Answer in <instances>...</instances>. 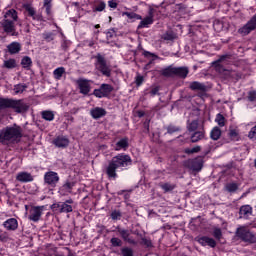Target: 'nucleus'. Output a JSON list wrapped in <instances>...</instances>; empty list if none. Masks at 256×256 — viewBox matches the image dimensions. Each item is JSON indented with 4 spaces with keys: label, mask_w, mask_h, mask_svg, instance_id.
<instances>
[{
    "label": "nucleus",
    "mask_w": 256,
    "mask_h": 256,
    "mask_svg": "<svg viewBox=\"0 0 256 256\" xmlns=\"http://www.w3.org/2000/svg\"><path fill=\"white\" fill-rule=\"evenodd\" d=\"M30 105L24 99H14L0 97V116L5 117L9 111H14L17 115H25L29 111Z\"/></svg>",
    "instance_id": "obj_1"
},
{
    "label": "nucleus",
    "mask_w": 256,
    "mask_h": 256,
    "mask_svg": "<svg viewBox=\"0 0 256 256\" xmlns=\"http://www.w3.org/2000/svg\"><path fill=\"white\" fill-rule=\"evenodd\" d=\"M133 164L131 156L127 154H118L114 156L111 161H109L108 166L106 167V175L108 179H117V170L126 169Z\"/></svg>",
    "instance_id": "obj_2"
},
{
    "label": "nucleus",
    "mask_w": 256,
    "mask_h": 256,
    "mask_svg": "<svg viewBox=\"0 0 256 256\" xmlns=\"http://www.w3.org/2000/svg\"><path fill=\"white\" fill-rule=\"evenodd\" d=\"M23 137V129L17 124L7 126L0 130V143L2 145H9V143H19Z\"/></svg>",
    "instance_id": "obj_3"
},
{
    "label": "nucleus",
    "mask_w": 256,
    "mask_h": 256,
    "mask_svg": "<svg viewBox=\"0 0 256 256\" xmlns=\"http://www.w3.org/2000/svg\"><path fill=\"white\" fill-rule=\"evenodd\" d=\"M93 58L95 59L94 67L96 71L104 77H111V65L107 63L105 55L97 53Z\"/></svg>",
    "instance_id": "obj_4"
},
{
    "label": "nucleus",
    "mask_w": 256,
    "mask_h": 256,
    "mask_svg": "<svg viewBox=\"0 0 256 256\" xmlns=\"http://www.w3.org/2000/svg\"><path fill=\"white\" fill-rule=\"evenodd\" d=\"M235 237L243 241V243H256V236L251 232V230L247 229L246 226H239L235 231Z\"/></svg>",
    "instance_id": "obj_5"
},
{
    "label": "nucleus",
    "mask_w": 256,
    "mask_h": 256,
    "mask_svg": "<svg viewBox=\"0 0 256 256\" xmlns=\"http://www.w3.org/2000/svg\"><path fill=\"white\" fill-rule=\"evenodd\" d=\"M203 158L201 156H197L196 158L188 159L184 161L183 165L186 169H190V171H195L199 173L201 169H203Z\"/></svg>",
    "instance_id": "obj_6"
},
{
    "label": "nucleus",
    "mask_w": 256,
    "mask_h": 256,
    "mask_svg": "<svg viewBox=\"0 0 256 256\" xmlns=\"http://www.w3.org/2000/svg\"><path fill=\"white\" fill-rule=\"evenodd\" d=\"M113 90L114 88L113 86H111V84L103 83L98 89H94L92 95H94V97H97V99H103L105 97H109V95L113 93Z\"/></svg>",
    "instance_id": "obj_7"
},
{
    "label": "nucleus",
    "mask_w": 256,
    "mask_h": 256,
    "mask_svg": "<svg viewBox=\"0 0 256 256\" xmlns=\"http://www.w3.org/2000/svg\"><path fill=\"white\" fill-rule=\"evenodd\" d=\"M0 25L4 33H7V35H11L12 37H17V35H19V33H17V30L15 28V21L11 19H3L0 22Z\"/></svg>",
    "instance_id": "obj_8"
},
{
    "label": "nucleus",
    "mask_w": 256,
    "mask_h": 256,
    "mask_svg": "<svg viewBox=\"0 0 256 256\" xmlns=\"http://www.w3.org/2000/svg\"><path fill=\"white\" fill-rule=\"evenodd\" d=\"M76 85L81 95H89L91 93V80L79 78L76 80Z\"/></svg>",
    "instance_id": "obj_9"
},
{
    "label": "nucleus",
    "mask_w": 256,
    "mask_h": 256,
    "mask_svg": "<svg viewBox=\"0 0 256 256\" xmlns=\"http://www.w3.org/2000/svg\"><path fill=\"white\" fill-rule=\"evenodd\" d=\"M44 183L45 185H48V187H57V183H59V174L54 171L46 172L44 175Z\"/></svg>",
    "instance_id": "obj_10"
},
{
    "label": "nucleus",
    "mask_w": 256,
    "mask_h": 256,
    "mask_svg": "<svg viewBox=\"0 0 256 256\" xmlns=\"http://www.w3.org/2000/svg\"><path fill=\"white\" fill-rule=\"evenodd\" d=\"M50 209L54 213H73V206L67 204V203H54L50 206Z\"/></svg>",
    "instance_id": "obj_11"
},
{
    "label": "nucleus",
    "mask_w": 256,
    "mask_h": 256,
    "mask_svg": "<svg viewBox=\"0 0 256 256\" xmlns=\"http://www.w3.org/2000/svg\"><path fill=\"white\" fill-rule=\"evenodd\" d=\"M256 29V15H254L242 28L238 30L241 35H249Z\"/></svg>",
    "instance_id": "obj_12"
},
{
    "label": "nucleus",
    "mask_w": 256,
    "mask_h": 256,
    "mask_svg": "<svg viewBox=\"0 0 256 256\" xmlns=\"http://www.w3.org/2000/svg\"><path fill=\"white\" fill-rule=\"evenodd\" d=\"M43 215V206H34L30 209V215L28 216V219L30 221H33L34 223H37L41 219V216Z\"/></svg>",
    "instance_id": "obj_13"
},
{
    "label": "nucleus",
    "mask_w": 256,
    "mask_h": 256,
    "mask_svg": "<svg viewBox=\"0 0 256 256\" xmlns=\"http://www.w3.org/2000/svg\"><path fill=\"white\" fill-rule=\"evenodd\" d=\"M155 9L150 8L148 12V16L145 17L138 25L137 29H145V27H149V25H153V17H154Z\"/></svg>",
    "instance_id": "obj_14"
},
{
    "label": "nucleus",
    "mask_w": 256,
    "mask_h": 256,
    "mask_svg": "<svg viewBox=\"0 0 256 256\" xmlns=\"http://www.w3.org/2000/svg\"><path fill=\"white\" fill-rule=\"evenodd\" d=\"M196 241L202 245V247H211L212 249H215V247H217V242L215 241V239L210 238L208 236H202V237H198L196 238Z\"/></svg>",
    "instance_id": "obj_15"
},
{
    "label": "nucleus",
    "mask_w": 256,
    "mask_h": 256,
    "mask_svg": "<svg viewBox=\"0 0 256 256\" xmlns=\"http://www.w3.org/2000/svg\"><path fill=\"white\" fill-rule=\"evenodd\" d=\"M24 9L27 12L28 17H32L33 21H43V15L37 14V11H35L33 6L27 4L24 6Z\"/></svg>",
    "instance_id": "obj_16"
},
{
    "label": "nucleus",
    "mask_w": 256,
    "mask_h": 256,
    "mask_svg": "<svg viewBox=\"0 0 256 256\" xmlns=\"http://www.w3.org/2000/svg\"><path fill=\"white\" fill-rule=\"evenodd\" d=\"M240 219H249L253 215V207L251 205H243L239 209Z\"/></svg>",
    "instance_id": "obj_17"
},
{
    "label": "nucleus",
    "mask_w": 256,
    "mask_h": 256,
    "mask_svg": "<svg viewBox=\"0 0 256 256\" xmlns=\"http://www.w3.org/2000/svg\"><path fill=\"white\" fill-rule=\"evenodd\" d=\"M189 75V67L181 66V67H174V77H179L180 79H187Z\"/></svg>",
    "instance_id": "obj_18"
},
{
    "label": "nucleus",
    "mask_w": 256,
    "mask_h": 256,
    "mask_svg": "<svg viewBox=\"0 0 256 256\" xmlns=\"http://www.w3.org/2000/svg\"><path fill=\"white\" fill-rule=\"evenodd\" d=\"M53 144L60 149H65V147H69V138L58 136L53 140Z\"/></svg>",
    "instance_id": "obj_19"
},
{
    "label": "nucleus",
    "mask_w": 256,
    "mask_h": 256,
    "mask_svg": "<svg viewBox=\"0 0 256 256\" xmlns=\"http://www.w3.org/2000/svg\"><path fill=\"white\" fill-rule=\"evenodd\" d=\"M90 115L92 119H101V117H105V115H107V110L101 107H95L90 110Z\"/></svg>",
    "instance_id": "obj_20"
},
{
    "label": "nucleus",
    "mask_w": 256,
    "mask_h": 256,
    "mask_svg": "<svg viewBox=\"0 0 256 256\" xmlns=\"http://www.w3.org/2000/svg\"><path fill=\"white\" fill-rule=\"evenodd\" d=\"M16 181L20 183H31L33 181V175L29 172H20L16 175Z\"/></svg>",
    "instance_id": "obj_21"
},
{
    "label": "nucleus",
    "mask_w": 256,
    "mask_h": 256,
    "mask_svg": "<svg viewBox=\"0 0 256 256\" xmlns=\"http://www.w3.org/2000/svg\"><path fill=\"white\" fill-rule=\"evenodd\" d=\"M3 226L7 231H16L17 227H19V223L15 218H9L3 223Z\"/></svg>",
    "instance_id": "obj_22"
},
{
    "label": "nucleus",
    "mask_w": 256,
    "mask_h": 256,
    "mask_svg": "<svg viewBox=\"0 0 256 256\" xmlns=\"http://www.w3.org/2000/svg\"><path fill=\"white\" fill-rule=\"evenodd\" d=\"M118 233H120V237H122V239L124 241H126L127 243H129L130 245H137V241L133 240L131 237H130V233H129V230H125V229H119L118 230Z\"/></svg>",
    "instance_id": "obj_23"
},
{
    "label": "nucleus",
    "mask_w": 256,
    "mask_h": 256,
    "mask_svg": "<svg viewBox=\"0 0 256 256\" xmlns=\"http://www.w3.org/2000/svg\"><path fill=\"white\" fill-rule=\"evenodd\" d=\"M7 50L10 55H17L21 51V43L12 42L7 46Z\"/></svg>",
    "instance_id": "obj_24"
},
{
    "label": "nucleus",
    "mask_w": 256,
    "mask_h": 256,
    "mask_svg": "<svg viewBox=\"0 0 256 256\" xmlns=\"http://www.w3.org/2000/svg\"><path fill=\"white\" fill-rule=\"evenodd\" d=\"M162 77H175V66L170 65L160 70Z\"/></svg>",
    "instance_id": "obj_25"
},
{
    "label": "nucleus",
    "mask_w": 256,
    "mask_h": 256,
    "mask_svg": "<svg viewBox=\"0 0 256 256\" xmlns=\"http://www.w3.org/2000/svg\"><path fill=\"white\" fill-rule=\"evenodd\" d=\"M129 149V138L124 137L116 143V151H127Z\"/></svg>",
    "instance_id": "obj_26"
},
{
    "label": "nucleus",
    "mask_w": 256,
    "mask_h": 256,
    "mask_svg": "<svg viewBox=\"0 0 256 256\" xmlns=\"http://www.w3.org/2000/svg\"><path fill=\"white\" fill-rule=\"evenodd\" d=\"M202 139H205V130L196 131L190 136L191 143H199Z\"/></svg>",
    "instance_id": "obj_27"
},
{
    "label": "nucleus",
    "mask_w": 256,
    "mask_h": 256,
    "mask_svg": "<svg viewBox=\"0 0 256 256\" xmlns=\"http://www.w3.org/2000/svg\"><path fill=\"white\" fill-rule=\"evenodd\" d=\"M192 91H207V86L204 83L194 81L190 84Z\"/></svg>",
    "instance_id": "obj_28"
},
{
    "label": "nucleus",
    "mask_w": 256,
    "mask_h": 256,
    "mask_svg": "<svg viewBox=\"0 0 256 256\" xmlns=\"http://www.w3.org/2000/svg\"><path fill=\"white\" fill-rule=\"evenodd\" d=\"M4 19H10L11 21L17 22V19H19V16L17 15V10L10 9L6 11L4 14Z\"/></svg>",
    "instance_id": "obj_29"
},
{
    "label": "nucleus",
    "mask_w": 256,
    "mask_h": 256,
    "mask_svg": "<svg viewBox=\"0 0 256 256\" xmlns=\"http://www.w3.org/2000/svg\"><path fill=\"white\" fill-rule=\"evenodd\" d=\"M199 129V120L187 121V131L195 133Z\"/></svg>",
    "instance_id": "obj_30"
},
{
    "label": "nucleus",
    "mask_w": 256,
    "mask_h": 256,
    "mask_svg": "<svg viewBox=\"0 0 256 256\" xmlns=\"http://www.w3.org/2000/svg\"><path fill=\"white\" fill-rule=\"evenodd\" d=\"M55 37H57V31H52V32H44L42 34V38L46 43H51V41H55Z\"/></svg>",
    "instance_id": "obj_31"
},
{
    "label": "nucleus",
    "mask_w": 256,
    "mask_h": 256,
    "mask_svg": "<svg viewBox=\"0 0 256 256\" xmlns=\"http://www.w3.org/2000/svg\"><path fill=\"white\" fill-rule=\"evenodd\" d=\"M210 138L213 141H219L221 139V128L219 126H215L210 132Z\"/></svg>",
    "instance_id": "obj_32"
},
{
    "label": "nucleus",
    "mask_w": 256,
    "mask_h": 256,
    "mask_svg": "<svg viewBox=\"0 0 256 256\" xmlns=\"http://www.w3.org/2000/svg\"><path fill=\"white\" fill-rule=\"evenodd\" d=\"M21 65L23 69H27V71H29V69H31V65H33V60H31V57L29 56H24L21 60Z\"/></svg>",
    "instance_id": "obj_33"
},
{
    "label": "nucleus",
    "mask_w": 256,
    "mask_h": 256,
    "mask_svg": "<svg viewBox=\"0 0 256 256\" xmlns=\"http://www.w3.org/2000/svg\"><path fill=\"white\" fill-rule=\"evenodd\" d=\"M41 116L45 121H53V119H55V113L51 110L42 111Z\"/></svg>",
    "instance_id": "obj_34"
},
{
    "label": "nucleus",
    "mask_w": 256,
    "mask_h": 256,
    "mask_svg": "<svg viewBox=\"0 0 256 256\" xmlns=\"http://www.w3.org/2000/svg\"><path fill=\"white\" fill-rule=\"evenodd\" d=\"M4 69H15L17 67V61L13 58H10L3 63Z\"/></svg>",
    "instance_id": "obj_35"
},
{
    "label": "nucleus",
    "mask_w": 256,
    "mask_h": 256,
    "mask_svg": "<svg viewBox=\"0 0 256 256\" xmlns=\"http://www.w3.org/2000/svg\"><path fill=\"white\" fill-rule=\"evenodd\" d=\"M225 189L228 193H235L239 190V184L233 182L225 185Z\"/></svg>",
    "instance_id": "obj_36"
},
{
    "label": "nucleus",
    "mask_w": 256,
    "mask_h": 256,
    "mask_svg": "<svg viewBox=\"0 0 256 256\" xmlns=\"http://www.w3.org/2000/svg\"><path fill=\"white\" fill-rule=\"evenodd\" d=\"M143 55H144V57H146L147 59H152V60L146 65V67H149V65H150L151 63H153V61H155V59H159V56H157V54L151 53V52H149V51H144V52H143Z\"/></svg>",
    "instance_id": "obj_37"
},
{
    "label": "nucleus",
    "mask_w": 256,
    "mask_h": 256,
    "mask_svg": "<svg viewBox=\"0 0 256 256\" xmlns=\"http://www.w3.org/2000/svg\"><path fill=\"white\" fill-rule=\"evenodd\" d=\"M53 75H54L55 79H57V80L61 79V77H63V75H65V68L64 67L56 68L53 71Z\"/></svg>",
    "instance_id": "obj_38"
},
{
    "label": "nucleus",
    "mask_w": 256,
    "mask_h": 256,
    "mask_svg": "<svg viewBox=\"0 0 256 256\" xmlns=\"http://www.w3.org/2000/svg\"><path fill=\"white\" fill-rule=\"evenodd\" d=\"M215 122H216L217 125H219L220 127H225V116H223V114H221V113H218V114L216 115Z\"/></svg>",
    "instance_id": "obj_39"
},
{
    "label": "nucleus",
    "mask_w": 256,
    "mask_h": 256,
    "mask_svg": "<svg viewBox=\"0 0 256 256\" xmlns=\"http://www.w3.org/2000/svg\"><path fill=\"white\" fill-rule=\"evenodd\" d=\"M25 89H27V84H16L14 86V93H16V95H19V93H23Z\"/></svg>",
    "instance_id": "obj_40"
},
{
    "label": "nucleus",
    "mask_w": 256,
    "mask_h": 256,
    "mask_svg": "<svg viewBox=\"0 0 256 256\" xmlns=\"http://www.w3.org/2000/svg\"><path fill=\"white\" fill-rule=\"evenodd\" d=\"M212 67H214L215 71L218 73H223L225 71V68H223V65H221V62H217V60L213 61L211 63Z\"/></svg>",
    "instance_id": "obj_41"
},
{
    "label": "nucleus",
    "mask_w": 256,
    "mask_h": 256,
    "mask_svg": "<svg viewBox=\"0 0 256 256\" xmlns=\"http://www.w3.org/2000/svg\"><path fill=\"white\" fill-rule=\"evenodd\" d=\"M122 15L128 17V19H136V20L142 19L141 15L136 14L134 12H123Z\"/></svg>",
    "instance_id": "obj_42"
},
{
    "label": "nucleus",
    "mask_w": 256,
    "mask_h": 256,
    "mask_svg": "<svg viewBox=\"0 0 256 256\" xmlns=\"http://www.w3.org/2000/svg\"><path fill=\"white\" fill-rule=\"evenodd\" d=\"M212 235L217 241H221L223 232L221 231V228H214Z\"/></svg>",
    "instance_id": "obj_43"
},
{
    "label": "nucleus",
    "mask_w": 256,
    "mask_h": 256,
    "mask_svg": "<svg viewBox=\"0 0 256 256\" xmlns=\"http://www.w3.org/2000/svg\"><path fill=\"white\" fill-rule=\"evenodd\" d=\"M201 151V146H195L194 148H186L184 153L187 155H193V153H199Z\"/></svg>",
    "instance_id": "obj_44"
},
{
    "label": "nucleus",
    "mask_w": 256,
    "mask_h": 256,
    "mask_svg": "<svg viewBox=\"0 0 256 256\" xmlns=\"http://www.w3.org/2000/svg\"><path fill=\"white\" fill-rule=\"evenodd\" d=\"M160 187L163 189V191H165V193H169V191H173V189H175V185L170 183L161 184Z\"/></svg>",
    "instance_id": "obj_45"
},
{
    "label": "nucleus",
    "mask_w": 256,
    "mask_h": 256,
    "mask_svg": "<svg viewBox=\"0 0 256 256\" xmlns=\"http://www.w3.org/2000/svg\"><path fill=\"white\" fill-rule=\"evenodd\" d=\"M110 243L112 245V247H122L123 246V241H121V239L114 237L111 238Z\"/></svg>",
    "instance_id": "obj_46"
},
{
    "label": "nucleus",
    "mask_w": 256,
    "mask_h": 256,
    "mask_svg": "<svg viewBox=\"0 0 256 256\" xmlns=\"http://www.w3.org/2000/svg\"><path fill=\"white\" fill-rule=\"evenodd\" d=\"M178 131H181V128L174 126V125H169L167 127V133L169 135H173V133H177Z\"/></svg>",
    "instance_id": "obj_47"
},
{
    "label": "nucleus",
    "mask_w": 256,
    "mask_h": 256,
    "mask_svg": "<svg viewBox=\"0 0 256 256\" xmlns=\"http://www.w3.org/2000/svg\"><path fill=\"white\" fill-rule=\"evenodd\" d=\"M122 256H133V249L124 247L121 249Z\"/></svg>",
    "instance_id": "obj_48"
},
{
    "label": "nucleus",
    "mask_w": 256,
    "mask_h": 256,
    "mask_svg": "<svg viewBox=\"0 0 256 256\" xmlns=\"http://www.w3.org/2000/svg\"><path fill=\"white\" fill-rule=\"evenodd\" d=\"M121 217H123V214L120 211L114 210L111 213V219H113L114 221H116L117 219H121Z\"/></svg>",
    "instance_id": "obj_49"
},
{
    "label": "nucleus",
    "mask_w": 256,
    "mask_h": 256,
    "mask_svg": "<svg viewBox=\"0 0 256 256\" xmlns=\"http://www.w3.org/2000/svg\"><path fill=\"white\" fill-rule=\"evenodd\" d=\"M248 137L253 141H256V125L251 128V130L248 133Z\"/></svg>",
    "instance_id": "obj_50"
},
{
    "label": "nucleus",
    "mask_w": 256,
    "mask_h": 256,
    "mask_svg": "<svg viewBox=\"0 0 256 256\" xmlns=\"http://www.w3.org/2000/svg\"><path fill=\"white\" fill-rule=\"evenodd\" d=\"M105 7H106V4L103 1H100L95 7V11H98V12L105 11Z\"/></svg>",
    "instance_id": "obj_51"
},
{
    "label": "nucleus",
    "mask_w": 256,
    "mask_h": 256,
    "mask_svg": "<svg viewBox=\"0 0 256 256\" xmlns=\"http://www.w3.org/2000/svg\"><path fill=\"white\" fill-rule=\"evenodd\" d=\"M73 187H75V183L71 182L69 180H66V182L63 185V188L66 190H71V189H73Z\"/></svg>",
    "instance_id": "obj_52"
},
{
    "label": "nucleus",
    "mask_w": 256,
    "mask_h": 256,
    "mask_svg": "<svg viewBox=\"0 0 256 256\" xmlns=\"http://www.w3.org/2000/svg\"><path fill=\"white\" fill-rule=\"evenodd\" d=\"M238 135L239 134L237 133V130L235 129L229 130L228 137H230V139H237Z\"/></svg>",
    "instance_id": "obj_53"
},
{
    "label": "nucleus",
    "mask_w": 256,
    "mask_h": 256,
    "mask_svg": "<svg viewBox=\"0 0 256 256\" xmlns=\"http://www.w3.org/2000/svg\"><path fill=\"white\" fill-rule=\"evenodd\" d=\"M256 100V91H250L248 93V101H250V103H253Z\"/></svg>",
    "instance_id": "obj_54"
},
{
    "label": "nucleus",
    "mask_w": 256,
    "mask_h": 256,
    "mask_svg": "<svg viewBox=\"0 0 256 256\" xmlns=\"http://www.w3.org/2000/svg\"><path fill=\"white\" fill-rule=\"evenodd\" d=\"M141 241L142 245H145V247H153V243L151 242L150 239L141 238Z\"/></svg>",
    "instance_id": "obj_55"
},
{
    "label": "nucleus",
    "mask_w": 256,
    "mask_h": 256,
    "mask_svg": "<svg viewBox=\"0 0 256 256\" xmlns=\"http://www.w3.org/2000/svg\"><path fill=\"white\" fill-rule=\"evenodd\" d=\"M227 59H231V55L230 54H224V55H221L219 57L217 61V63H223V61H227Z\"/></svg>",
    "instance_id": "obj_56"
},
{
    "label": "nucleus",
    "mask_w": 256,
    "mask_h": 256,
    "mask_svg": "<svg viewBox=\"0 0 256 256\" xmlns=\"http://www.w3.org/2000/svg\"><path fill=\"white\" fill-rule=\"evenodd\" d=\"M174 39H175V34H173V33L164 34L165 41H173Z\"/></svg>",
    "instance_id": "obj_57"
},
{
    "label": "nucleus",
    "mask_w": 256,
    "mask_h": 256,
    "mask_svg": "<svg viewBox=\"0 0 256 256\" xmlns=\"http://www.w3.org/2000/svg\"><path fill=\"white\" fill-rule=\"evenodd\" d=\"M150 95L151 97H155V95H159V86L152 88L150 91Z\"/></svg>",
    "instance_id": "obj_58"
},
{
    "label": "nucleus",
    "mask_w": 256,
    "mask_h": 256,
    "mask_svg": "<svg viewBox=\"0 0 256 256\" xmlns=\"http://www.w3.org/2000/svg\"><path fill=\"white\" fill-rule=\"evenodd\" d=\"M143 81H144L143 76H137L136 77V85H137V87H141V85H143Z\"/></svg>",
    "instance_id": "obj_59"
},
{
    "label": "nucleus",
    "mask_w": 256,
    "mask_h": 256,
    "mask_svg": "<svg viewBox=\"0 0 256 256\" xmlns=\"http://www.w3.org/2000/svg\"><path fill=\"white\" fill-rule=\"evenodd\" d=\"M61 48L63 49V51H67V49H69V42L67 40H64L61 44Z\"/></svg>",
    "instance_id": "obj_60"
},
{
    "label": "nucleus",
    "mask_w": 256,
    "mask_h": 256,
    "mask_svg": "<svg viewBox=\"0 0 256 256\" xmlns=\"http://www.w3.org/2000/svg\"><path fill=\"white\" fill-rule=\"evenodd\" d=\"M108 6L111 8V9H117V2L113 1V0H110L108 2Z\"/></svg>",
    "instance_id": "obj_61"
},
{
    "label": "nucleus",
    "mask_w": 256,
    "mask_h": 256,
    "mask_svg": "<svg viewBox=\"0 0 256 256\" xmlns=\"http://www.w3.org/2000/svg\"><path fill=\"white\" fill-rule=\"evenodd\" d=\"M115 35L114 31H108L106 34L107 39H113V36Z\"/></svg>",
    "instance_id": "obj_62"
},
{
    "label": "nucleus",
    "mask_w": 256,
    "mask_h": 256,
    "mask_svg": "<svg viewBox=\"0 0 256 256\" xmlns=\"http://www.w3.org/2000/svg\"><path fill=\"white\" fill-rule=\"evenodd\" d=\"M44 7H51V0H44Z\"/></svg>",
    "instance_id": "obj_63"
},
{
    "label": "nucleus",
    "mask_w": 256,
    "mask_h": 256,
    "mask_svg": "<svg viewBox=\"0 0 256 256\" xmlns=\"http://www.w3.org/2000/svg\"><path fill=\"white\" fill-rule=\"evenodd\" d=\"M46 9V14L51 15V6H44Z\"/></svg>",
    "instance_id": "obj_64"
}]
</instances>
